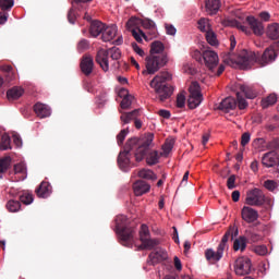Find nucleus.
<instances>
[{
  "label": "nucleus",
  "mask_w": 279,
  "mask_h": 279,
  "mask_svg": "<svg viewBox=\"0 0 279 279\" xmlns=\"http://www.w3.org/2000/svg\"><path fill=\"white\" fill-rule=\"evenodd\" d=\"M234 272L236 276H250L252 274V260L248 257H239L235 259Z\"/></svg>",
  "instance_id": "f8f14e48"
},
{
  "label": "nucleus",
  "mask_w": 279,
  "mask_h": 279,
  "mask_svg": "<svg viewBox=\"0 0 279 279\" xmlns=\"http://www.w3.org/2000/svg\"><path fill=\"white\" fill-rule=\"evenodd\" d=\"M174 145H175V140L173 138L166 140L165 144L162 145V150L165 156H169V154H171Z\"/></svg>",
  "instance_id": "79ce46f5"
},
{
  "label": "nucleus",
  "mask_w": 279,
  "mask_h": 279,
  "mask_svg": "<svg viewBox=\"0 0 279 279\" xmlns=\"http://www.w3.org/2000/svg\"><path fill=\"white\" fill-rule=\"evenodd\" d=\"M264 186H265V189H267V191H270L271 193H274V191H276V189H278V182H276L274 180H266L264 182Z\"/></svg>",
  "instance_id": "de8ad7c7"
},
{
  "label": "nucleus",
  "mask_w": 279,
  "mask_h": 279,
  "mask_svg": "<svg viewBox=\"0 0 279 279\" xmlns=\"http://www.w3.org/2000/svg\"><path fill=\"white\" fill-rule=\"evenodd\" d=\"M278 102V96L276 94H270L266 98L262 99V107L269 108L270 106H275Z\"/></svg>",
  "instance_id": "c9c22d12"
},
{
  "label": "nucleus",
  "mask_w": 279,
  "mask_h": 279,
  "mask_svg": "<svg viewBox=\"0 0 279 279\" xmlns=\"http://www.w3.org/2000/svg\"><path fill=\"white\" fill-rule=\"evenodd\" d=\"M255 253H257L259 256L267 255V246L265 245H258L255 247Z\"/></svg>",
  "instance_id": "13d9d810"
},
{
  "label": "nucleus",
  "mask_w": 279,
  "mask_h": 279,
  "mask_svg": "<svg viewBox=\"0 0 279 279\" xmlns=\"http://www.w3.org/2000/svg\"><path fill=\"white\" fill-rule=\"evenodd\" d=\"M80 66L83 75H86V77H88V75H92L93 71H95V61L93 57L90 54L83 56Z\"/></svg>",
  "instance_id": "4468645a"
},
{
  "label": "nucleus",
  "mask_w": 279,
  "mask_h": 279,
  "mask_svg": "<svg viewBox=\"0 0 279 279\" xmlns=\"http://www.w3.org/2000/svg\"><path fill=\"white\" fill-rule=\"evenodd\" d=\"M116 232L119 234L121 245H124V247H132L134 245V234H136V231L128 226L126 216H117Z\"/></svg>",
  "instance_id": "423d86ee"
},
{
  "label": "nucleus",
  "mask_w": 279,
  "mask_h": 279,
  "mask_svg": "<svg viewBox=\"0 0 279 279\" xmlns=\"http://www.w3.org/2000/svg\"><path fill=\"white\" fill-rule=\"evenodd\" d=\"M205 36L208 45L211 47H217V45H219V40H217V34H215V32L208 31Z\"/></svg>",
  "instance_id": "a19ab883"
},
{
  "label": "nucleus",
  "mask_w": 279,
  "mask_h": 279,
  "mask_svg": "<svg viewBox=\"0 0 279 279\" xmlns=\"http://www.w3.org/2000/svg\"><path fill=\"white\" fill-rule=\"evenodd\" d=\"M186 104V97L183 94L177 96V108H184Z\"/></svg>",
  "instance_id": "864d4df0"
},
{
  "label": "nucleus",
  "mask_w": 279,
  "mask_h": 279,
  "mask_svg": "<svg viewBox=\"0 0 279 279\" xmlns=\"http://www.w3.org/2000/svg\"><path fill=\"white\" fill-rule=\"evenodd\" d=\"M7 209H8L9 213H19L21 210V202L20 201L10 199L7 203Z\"/></svg>",
  "instance_id": "58836bf2"
},
{
  "label": "nucleus",
  "mask_w": 279,
  "mask_h": 279,
  "mask_svg": "<svg viewBox=\"0 0 279 279\" xmlns=\"http://www.w3.org/2000/svg\"><path fill=\"white\" fill-rule=\"evenodd\" d=\"M149 53L145 59L146 70L143 71V75H154L169 62V54L165 52V44L162 41H153Z\"/></svg>",
  "instance_id": "f03ea898"
},
{
  "label": "nucleus",
  "mask_w": 279,
  "mask_h": 279,
  "mask_svg": "<svg viewBox=\"0 0 279 279\" xmlns=\"http://www.w3.org/2000/svg\"><path fill=\"white\" fill-rule=\"evenodd\" d=\"M246 247H247V238L246 236H240L239 239L234 240V242H233L234 252H239V250H241L242 252H245Z\"/></svg>",
  "instance_id": "473e14b6"
},
{
  "label": "nucleus",
  "mask_w": 279,
  "mask_h": 279,
  "mask_svg": "<svg viewBox=\"0 0 279 279\" xmlns=\"http://www.w3.org/2000/svg\"><path fill=\"white\" fill-rule=\"evenodd\" d=\"M238 235H239V229H236L234 227H229V229L222 236L218 247L226 252V250H228V247H229L228 241H233L234 236H238Z\"/></svg>",
  "instance_id": "a211bd4d"
},
{
  "label": "nucleus",
  "mask_w": 279,
  "mask_h": 279,
  "mask_svg": "<svg viewBox=\"0 0 279 279\" xmlns=\"http://www.w3.org/2000/svg\"><path fill=\"white\" fill-rule=\"evenodd\" d=\"M10 165H12V157L8 156L0 159V173H5L10 169Z\"/></svg>",
  "instance_id": "ea45409f"
},
{
  "label": "nucleus",
  "mask_w": 279,
  "mask_h": 279,
  "mask_svg": "<svg viewBox=\"0 0 279 279\" xmlns=\"http://www.w3.org/2000/svg\"><path fill=\"white\" fill-rule=\"evenodd\" d=\"M197 25H198V29L201 32H205V34H208V32L213 31L210 26V22L206 17H202L201 20H198Z\"/></svg>",
  "instance_id": "e433bc0d"
},
{
  "label": "nucleus",
  "mask_w": 279,
  "mask_h": 279,
  "mask_svg": "<svg viewBox=\"0 0 279 279\" xmlns=\"http://www.w3.org/2000/svg\"><path fill=\"white\" fill-rule=\"evenodd\" d=\"M151 145H154V133H148L143 143H141V140H138L137 148L134 151L136 162H142V160L145 159V156H147V165L150 167L158 165L160 156L158 155L157 150H151Z\"/></svg>",
  "instance_id": "7ed1b4c3"
},
{
  "label": "nucleus",
  "mask_w": 279,
  "mask_h": 279,
  "mask_svg": "<svg viewBox=\"0 0 279 279\" xmlns=\"http://www.w3.org/2000/svg\"><path fill=\"white\" fill-rule=\"evenodd\" d=\"M118 96L121 98V99H125V97H130V92H128L126 88H121L118 93Z\"/></svg>",
  "instance_id": "69168bd1"
},
{
  "label": "nucleus",
  "mask_w": 279,
  "mask_h": 279,
  "mask_svg": "<svg viewBox=\"0 0 279 279\" xmlns=\"http://www.w3.org/2000/svg\"><path fill=\"white\" fill-rule=\"evenodd\" d=\"M266 36L270 38V40H278L279 38V24L272 23L267 26Z\"/></svg>",
  "instance_id": "c85d7f7f"
},
{
  "label": "nucleus",
  "mask_w": 279,
  "mask_h": 279,
  "mask_svg": "<svg viewBox=\"0 0 279 279\" xmlns=\"http://www.w3.org/2000/svg\"><path fill=\"white\" fill-rule=\"evenodd\" d=\"M75 11L73 9H70L69 13H68V21L69 23H71L72 25L75 24Z\"/></svg>",
  "instance_id": "052dcab7"
},
{
  "label": "nucleus",
  "mask_w": 279,
  "mask_h": 279,
  "mask_svg": "<svg viewBox=\"0 0 279 279\" xmlns=\"http://www.w3.org/2000/svg\"><path fill=\"white\" fill-rule=\"evenodd\" d=\"M8 12H0V25H4V23H8Z\"/></svg>",
  "instance_id": "338daca9"
},
{
  "label": "nucleus",
  "mask_w": 279,
  "mask_h": 279,
  "mask_svg": "<svg viewBox=\"0 0 279 279\" xmlns=\"http://www.w3.org/2000/svg\"><path fill=\"white\" fill-rule=\"evenodd\" d=\"M190 96L187 98V106L190 110H195L204 101L202 92L199 90V83L193 82L189 87Z\"/></svg>",
  "instance_id": "1a4fd4ad"
},
{
  "label": "nucleus",
  "mask_w": 279,
  "mask_h": 279,
  "mask_svg": "<svg viewBox=\"0 0 279 279\" xmlns=\"http://www.w3.org/2000/svg\"><path fill=\"white\" fill-rule=\"evenodd\" d=\"M246 99H256V89L253 86L245 84L236 85V99L234 97L225 98L218 106V110H222V112H230V110H234L238 106L239 110H245L248 104Z\"/></svg>",
  "instance_id": "f257e3e1"
},
{
  "label": "nucleus",
  "mask_w": 279,
  "mask_h": 279,
  "mask_svg": "<svg viewBox=\"0 0 279 279\" xmlns=\"http://www.w3.org/2000/svg\"><path fill=\"white\" fill-rule=\"evenodd\" d=\"M117 36V26H105L101 35L102 43H110Z\"/></svg>",
  "instance_id": "a878e982"
},
{
  "label": "nucleus",
  "mask_w": 279,
  "mask_h": 279,
  "mask_svg": "<svg viewBox=\"0 0 279 279\" xmlns=\"http://www.w3.org/2000/svg\"><path fill=\"white\" fill-rule=\"evenodd\" d=\"M150 233H149V227L147 225H142L141 230H140V241H145V239H149Z\"/></svg>",
  "instance_id": "a18cd8bd"
},
{
  "label": "nucleus",
  "mask_w": 279,
  "mask_h": 279,
  "mask_svg": "<svg viewBox=\"0 0 279 279\" xmlns=\"http://www.w3.org/2000/svg\"><path fill=\"white\" fill-rule=\"evenodd\" d=\"M138 147V137H131L126 141L123 151L118 156V165L122 171H128L132 162V151H136Z\"/></svg>",
  "instance_id": "0eeeda50"
},
{
  "label": "nucleus",
  "mask_w": 279,
  "mask_h": 279,
  "mask_svg": "<svg viewBox=\"0 0 279 279\" xmlns=\"http://www.w3.org/2000/svg\"><path fill=\"white\" fill-rule=\"evenodd\" d=\"M160 242L156 239L146 238L142 240V244L138 246V250H154Z\"/></svg>",
  "instance_id": "2f4dec72"
},
{
  "label": "nucleus",
  "mask_w": 279,
  "mask_h": 279,
  "mask_svg": "<svg viewBox=\"0 0 279 279\" xmlns=\"http://www.w3.org/2000/svg\"><path fill=\"white\" fill-rule=\"evenodd\" d=\"M279 49V40L274 45L269 46L265 49L262 56L257 54V61L262 66H266V64H271V62H276L278 58L277 50Z\"/></svg>",
  "instance_id": "9d476101"
},
{
  "label": "nucleus",
  "mask_w": 279,
  "mask_h": 279,
  "mask_svg": "<svg viewBox=\"0 0 279 279\" xmlns=\"http://www.w3.org/2000/svg\"><path fill=\"white\" fill-rule=\"evenodd\" d=\"M235 47H236V38H234V35H231L230 51H229V60H231V62L239 64L241 69H250L252 64H254L255 62H258V54H256V52H247L246 50H243L238 56H234L232 51H234Z\"/></svg>",
  "instance_id": "39448f33"
},
{
  "label": "nucleus",
  "mask_w": 279,
  "mask_h": 279,
  "mask_svg": "<svg viewBox=\"0 0 279 279\" xmlns=\"http://www.w3.org/2000/svg\"><path fill=\"white\" fill-rule=\"evenodd\" d=\"M146 36H148V40H153V38H156L158 36V29L156 26L154 28H148L147 33H145Z\"/></svg>",
  "instance_id": "6e6d98bb"
},
{
  "label": "nucleus",
  "mask_w": 279,
  "mask_h": 279,
  "mask_svg": "<svg viewBox=\"0 0 279 279\" xmlns=\"http://www.w3.org/2000/svg\"><path fill=\"white\" fill-rule=\"evenodd\" d=\"M90 47V41L87 39H81L77 44V50L78 51H86V49H89Z\"/></svg>",
  "instance_id": "3c124183"
},
{
  "label": "nucleus",
  "mask_w": 279,
  "mask_h": 279,
  "mask_svg": "<svg viewBox=\"0 0 279 279\" xmlns=\"http://www.w3.org/2000/svg\"><path fill=\"white\" fill-rule=\"evenodd\" d=\"M141 116V109H135L131 112H122L120 119L124 124H128L132 121H136V118Z\"/></svg>",
  "instance_id": "cd10ccee"
},
{
  "label": "nucleus",
  "mask_w": 279,
  "mask_h": 279,
  "mask_svg": "<svg viewBox=\"0 0 279 279\" xmlns=\"http://www.w3.org/2000/svg\"><path fill=\"white\" fill-rule=\"evenodd\" d=\"M265 202H267V197H265L263 190L258 187L250 190L246 193L245 204L247 206H264Z\"/></svg>",
  "instance_id": "9b49d317"
},
{
  "label": "nucleus",
  "mask_w": 279,
  "mask_h": 279,
  "mask_svg": "<svg viewBox=\"0 0 279 279\" xmlns=\"http://www.w3.org/2000/svg\"><path fill=\"white\" fill-rule=\"evenodd\" d=\"M223 252L225 251H222L220 246H217V251L207 248L205 251V258L207 262H209L210 265H217V263L223 258Z\"/></svg>",
  "instance_id": "f3484780"
},
{
  "label": "nucleus",
  "mask_w": 279,
  "mask_h": 279,
  "mask_svg": "<svg viewBox=\"0 0 279 279\" xmlns=\"http://www.w3.org/2000/svg\"><path fill=\"white\" fill-rule=\"evenodd\" d=\"M236 175L232 174L227 180V187L232 191V189H236Z\"/></svg>",
  "instance_id": "603ef678"
},
{
  "label": "nucleus",
  "mask_w": 279,
  "mask_h": 279,
  "mask_svg": "<svg viewBox=\"0 0 279 279\" xmlns=\"http://www.w3.org/2000/svg\"><path fill=\"white\" fill-rule=\"evenodd\" d=\"M106 28V24L101 21H92L89 26V34L93 38H97L104 34V29Z\"/></svg>",
  "instance_id": "4be33fe9"
},
{
  "label": "nucleus",
  "mask_w": 279,
  "mask_h": 279,
  "mask_svg": "<svg viewBox=\"0 0 279 279\" xmlns=\"http://www.w3.org/2000/svg\"><path fill=\"white\" fill-rule=\"evenodd\" d=\"M162 260H167V252L162 248H157L148 256V263L150 265H158V263H162Z\"/></svg>",
  "instance_id": "412c9836"
},
{
  "label": "nucleus",
  "mask_w": 279,
  "mask_h": 279,
  "mask_svg": "<svg viewBox=\"0 0 279 279\" xmlns=\"http://www.w3.org/2000/svg\"><path fill=\"white\" fill-rule=\"evenodd\" d=\"M14 8V0H0V9L2 12H10Z\"/></svg>",
  "instance_id": "c03bdc74"
},
{
  "label": "nucleus",
  "mask_w": 279,
  "mask_h": 279,
  "mask_svg": "<svg viewBox=\"0 0 279 279\" xmlns=\"http://www.w3.org/2000/svg\"><path fill=\"white\" fill-rule=\"evenodd\" d=\"M142 27H144V29H151L156 27V22L150 20V19H144L142 20Z\"/></svg>",
  "instance_id": "09e8293b"
},
{
  "label": "nucleus",
  "mask_w": 279,
  "mask_h": 279,
  "mask_svg": "<svg viewBox=\"0 0 279 279\" xmlns=\"http://www.w3.org/2000/svg\"><path fill=\"white\" fill-rule=\"evenodd\" d=\"M13 143L16 145V147H22L23 146V140H21V136L19 133H13Z\"/></svg>",
  "instance_id": "bf43d9fd"
},
{
  "label": "nucleus",
  "mask_w": 279,
  "mask_h": 279,
  "mask_svg": "<svg viewBox=\"0 0 279 279\" xmlns=\"http://www.w3.org/2000/svg\"><path fill=\"white\" fill-rule=\"evenodd\" d=\"M246 21L255 36H263L265 34V25L263 22H260V20H257L254 16H248L246 17Z\"/></svg>",
  "instance_id": "6ab92c4d"
},
{
  "label": "nucleus",
  "mask_w": 279,
  "mask_h": 279,
  "mask_svg": "<svg viewBox=\"0 0 279 279\" xmlns=\"http://www.w3.org/2000/svg\"><path fill=\"white\" fill-rule=\"evenodd\" d=\"M8 149H12V140L10 135L3 134L0 142V151H8Z\"/></svg>",
  "instance_id": "f704fd0d"
},
{
  "label": "nucleus",
  "mask_w": 279,
  "mask_h": 279,
  "mask_svg": "<svg viewBox=\"0 0 279 279\" xmlns=\"http://www.w3.org/2000/svg\"><path fill=\"white\" fill-rule=\"evenodd\" d=\"M171 73L161 72L150 81L149 86L155 90L159 101H167L173 95V86L167 83L171 82Z\"/></svg>",
  "instance_id": "20e7f679"
},
{
  "label": "nucleus",
  "mask_w": 279,
  "mask_h": 279,
  "mask_svg": "<svg viewBox=\"0 0 279 279\" xmlns=\"http://www.w3.org/2000/svg\"><path fill=\"white\" fill-rule=\"evenodd\" d=\"M262 165L267 169H271L274 167H278L279 165V156L278 153L270 150L265 153L262 157Z\"/></svg>",
  "instance_id": "2eb2a0df"
},
{
  "label": "nucleus",
  "mask_w": 279,
  "mask_h": 279,
  "mask_svg": "<svg viewBox=\"0 0 279 279\" xmlns=\"http://www.w3.org/2000/svg\"><path fill=\"white\" fill-rule=\"evenodd\" d=\"M134 25V20H129L126 23V27L128 29H130L133 38L136 40V43H143V38L144 40H146V43H149V36L147 34H145V32H143V29L141 28H132Z\"/></svg>",
  "instance_id": "dca6fc26"
},
{
  "label": "nucleus",
  "mask_w": 279,
  "mask_h": 279,
  "mask_svg": "<svg viewBox=\"0 0 279 279\" xmlns=\"http://www.w3.org/2000/svg\"><path fill=\"white\" fill-rule=\"evenodd\" d=\"M266 147L270 151H279V138L271 140L266 144Z\"/></svg>",
  "instance_id": "49530a36"
},
{
  "label": "nucleus",
  "mask_w": 279,
  "mask_h": 279,
  "mask_svg": "<svg viewBox=\"0 0 279 279\" xmlns=\"http://www.w3.org/2000/svg\"><path fill=\"white\" fill-rule=\"evenodd\" d=\"M133 99H134V97H132V96H128V97L123 98L120 104V107L122 108V110H128L130 108V106H132Z\"/></svg>",
  "instance_id": "8fccbe9b"
},
{
  "label": "nucleus",
  "mask_w": 279,
  "mask_h": 279,
  "mask_svg": "<svg viewBox=\"0 0 279 279\" xmlns=\"http://www.w3.org/2000/svg\"><path fill=\"white\" fill-rule=\"evenodd\" d=\"M23 88L22 87H12L7 92V98L9 101H14L16 99H20V97H23Z\"/></svg>",
  "instance_id": "7c9ffc66"
},
{
  "label": "nucleus",
  "mask_w": 279,
  "mask_h": 279,
  "mask_svg": "<svg viewBox=\"0 0 279 279\" xmlns=\"http://www.w3.org/2000/svg\"><path fill=\"white\" fill-rule=\"evenodd\" d=\"M138 178H142L143 180H151L153 182L158 180L156 173L145 168L138 171Z\"/></svg>",
  "instance_id": "72a5a7b5"
},
{
  "label": "nucleus",
  "mask_w": 279,
  "mask_h": 279,
  "mask_svg": "<svg viewBox=\"0 0 279 279\" xmlns=\"http://www.w3.org/2000/svg\"><path fill=\"white\" fill-rule=\"evenodd\" d=\"M250 140H251L250 133L248 132L243 133L242 136H241L242 147H245V145H247L250 143Z\"/></svg>",
  "instance_id": "4d7b16f0"
},
{
  "label": "nucleus",
  "mask_w": 279,
  "mask_h": 279,
  "mask_svg": "<svg viewBox=\"0 0 279 279\" xmlns=\"http://www.w3.org/2000/svg\"><path fill=\"white\" fill-rule=\"evenodd\" d=\"M37 197L41 199H47L51 195V184L47 181H43L38 187L35 190Z\"/></svg>",
  "instance_id": "5701e85b"
},
{
  "label": "nucleus",
  "mask_w": 279,
  "mask_h": 279,
  "mask_svg": "<svg viewBox=\"0 0 279 279\" xmlns=\"http://www.w3.org/2000/svg\"><path fill=\"white\" fill-rule=\"evenodd\" d=\"M19 199L22 204H25V206H29V204L34 202V194L24 191L20 194Z\"/></svg>",
  "instance_id": "4c0bfd02"
},
{
  "label": "nucleus",
  "mask_w": 279,
  "mask_h": 279,
  "mask_svg": "<svg viewBox=\"0 0 279 279\" xmlns=\"http://www.w3.org/2000/svg\"><path fill=\"white\" fill-rule=\"evenodd\" d=\"M241 217L246 223H254L258 219V211L252 207L244 206L241 210Z\"/></svg>",
  "instance_id": "aec40b11"
},
{
  "label": "nucleus",
  "mask_w": 279,
  "mask_h": 279,
  "mask_svg": "<svg viewBox=\"0 0 279 279\" xmlns=\"http://www.w3.org/2000/svg\"><path fill=\"white\" fill-rule=\"evenodd\" d=\"M126 136H128V129H124L117 136L118 145H123V141H125Z\"/></svg>",
  "instance_id": "5fc2aeb1"
},
{
  "label": "nucleus",
  "mask_w": 279,
  "mask_h": 279,
  "mask_svg": "<svg viewBox=\"0 0 279 279\" xmlns=\"http://www.w3.org/2000/svg\"><path fill=\"white\" fill-rule=\"evenodd\" d=\"M14 173L15 174L21 173L22 180H25V178H27V168L25 167V163H23V162L16 163L14 166Z\"/></svg>",
  "instance_id": "37998d69"
},
{
  "label": "nucleus",
  "mask_w": 279,
  "mask_h": 279,
  "mask_svg": "<svg viewBox=\"0 0 279 279\" xmlns=\"http://www.w3.org/2000/svg\"><path fill=\"white\" fill-rule=\"evenodd\" d=\"M166 32L169 36H175V26L171 25V24H166Z\"/></svg>",
  "instance_id": "680f3d73"
},
{
  "label": "nucleus",
  "mask_w": 279,
  "mask_h": 279,
  "mask_svg": "<svg viewBox=\"0 0 279 279\" xmlns=\"http://www.w3.org/2000/svg\"><path fill=\"white\" fill-rule=\"evenodd\" d=\"M203 60L205 62V66H207V69H209V71H213V69H215V66H217V64H219V56L217 54V52L207 49L205 51H203Z\"/></svg>",
  "instance_id": "ddd939ff"
},
{
  "label": "nucleus",
  "mask_w": 279,
  "mask_h": 279,
  "mask_svg": "<svg viewBox=\"0 0 279 279\" xmlns=\"http://www.w3.org/2000/svg\"><path fill=\"white\" fill-rule=\"evenodd\" d=\"M205 8L208 14H217L221 8V0H206Z\"/></svg>",
  "instance_id": "bb28decb"
},
{
  "label": "nucleus",
  "mask_w": 279,
  "mask_h": 279,
  "mask_svg": "<svg viewBox=\"0 0 279 279\" xmlns=\"http://www.w3.org/2000/svg\"><path fill=\"white\" fill-rule=\"evenodd\" d=\"M133 49H134L135 53H137V56H141V58H143V56H145V51L143 49H141V47H138L137 44H133Z\"/></svg>",
  "instance_id": "774afa93"
},
{
  "label": "nucleus",
  "mask_w": 279,
  "mask_h": 279,
  "mask_svg": "<svg viewBox=\"0 0 279 279\" xmlns=\"http://www.w3.org/2000/svg\"><path fill=\"white\" fill-rule=\"evenodd\" d=\"M34 112L39 117V119H47V117H51V108L43 102L35 104Z\"/></svg>",
  "instance_id": "b1692460"
},
{
  "label": "nucleus",
  "mask_w": 279,
  "mask_h": 279,
  "mask_svg": "<svg viewBox=\"0 0 279 279\" xmlns=\"http://www.w3.org/2000/svg\"><path fill=\"white\" fill-rule=\"evenodd\" d=\"M150 189H151V186L149 184H147V182H145L143 180L136 181L133 184L134 194L137 197H141V195H145V193H149Z\"/></svg>",
  "instance_id": "393cba45"
},
{
  "label": "nucleus",
  "mask_w": 279,
  "mask_h": 279,
  "mask_svg": "<svg viewBox=\"0 0 279 279\" xmlns=\"http://www.w3.org/2000/svg\"><path fill=\"white\" fill-rule=\"evenodd\" d=\"M1 71L4 73L7 82H14L16 80V70L12 65H2Z\"/></svg>",
  "instance_id": "c756f323"
},
{
  "label": "nucleus",
  "mask_w": 279,
  "mask_h": 279,
  "mask_svg": "<svg viewBox=\"0 0 279 279\" xmlns=\"http://www.w3.org/2000/svg\"><path fill=\"white\" fill-rule=\"evenodd\" d=\"M265 128H266V130H267L268 132H274L275 130H278L279 124H278V123H271V122H269V123L266 124Z\"/></svg>",
  "instance_id": "0e129e2a"
},
{
  "label": "nucleus",
  "mask_w": 279,
  "mask_h": 279,
  "mask_svg": "<svg viewBox=\"0 0 279 279\" xmlns=\"http://www.w3.org/2000/svg\"><path fill=\"white\" fill-rule=\"evenodd\" d=\"M109 56L111 60H119L121 58V49L112 47L109 50L99 49L97 51L96 62L105 72H107L110 69V64L108 62Z\"/></svg>",
  "instance_id": "6e6552de"
},
{
  "label": "nucleus",
  "mask_w": 279,
  "mask_h": 279,
  "mask_svg": "<svg viewBox=\"0 0 279 279\" xmlns=\"http://www.w3.org/2000/svg\"><path fill=\"white\" fill-rule=\"evenodd\" d=\"M159 117H162V119H171V111L161 109L157 112Z\"/></svg>",
  "instance_id": "e2e57ef3"
}]
</instances>
